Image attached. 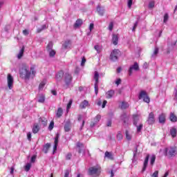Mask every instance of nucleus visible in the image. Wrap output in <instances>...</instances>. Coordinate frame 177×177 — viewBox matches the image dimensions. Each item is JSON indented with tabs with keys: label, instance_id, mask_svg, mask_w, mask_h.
Masks as SVG:
<instances>
[{
	"label": "nucleus",
	"instance_id": "obj_25",
	"mask_svg": "<svg viewBox=\"0 0 177 177\" xmlns=\"http://www.w3.org/2000/svg\"><path fill=\"white\" fill-rule=\"evenodd\" d=\"M159 122L160 124H164L165 122V114L162 113L160 116H159Z\"/></svg>",
	"mask_w": 177,
	"mask_h": 177
},
{
	"label": "nucleus",
	"instance_id": "obj_47",
	"mask_svg": "<svg viewBox=\"0 0 177 177\" xmlns=\"http://www.w3.org/2000/svg\"><path fill=\"white\" fill-rule=\"evenodd\" d=\"M71 157H73V155L70 153H68L66 156V160H71Z\"/></svg>",
	"mask_w": 177,
	"mask_h": 177
},
{
	"label": "nucleus",
	"instance_id": "obj_44",
	"mask_svg": "<svg viewBox=\"0 0 177 177\" xmlns=\"http://www.w3.org/2000/svg\"><path fill=\"white\" fill-rule=\"evenodd\" d=\"M156 161V156L153 155L151 158L150 164L151 165H153Z\"/></svg>",
	"mask_w": 177,
	"mask_h": 177
},
{
	"label": "nucleus",
	"instance_id": "obj_45",
	"mask_svg": "<svg viewBox=\"0 0 177 177\" xmlns=\"http://www.w3.org/2000/svg\"><path fill=\"white\" fill-rule=\"evenodd\" d=\"M70 174H71V170L67 169L65 171V175L64 177H68L70 176Z\"/></svg>",
	"mask_w": 177,
	"mask_h": 177
},
{
	"label": "nucleus",
	"instance_id": "obj_5",
	"mask_svg": "<svg viewBox=\"0 0 177 177\" xmlns=\"http://www.w3.org/2000/svg\"><path fill=\"white\" fill-rule=\"evenodd\" d=\"M120 118L123 122L124 127H129V125H131V120H129V116H128L127 113L122 114Z\"/></svg>",
	"mask_w": 177,
	"mask_h": 177
},
{
	"label": "nucleus",
	"instance_id": "obj_20",
	"mask_svg": "<svg viewBox=\"0 0 177 177\" xmlns=\"http://www.w3.org/2000/svg\"><path fill=\"white\" fill-rule=\"evenodd\" d=\"M70 45H71V41L70 40H67L63 44L62 48L63 49H68V48H70Z\"/></svg>",
	"mask_w": 177,
	"mask_h": 177
},
{
	"label": "nucleus",
	"instance_id": "obj_28",
	"mask_svg": "<svg viewBox=\"0 0 177 177\" xmlns=\"http://www.w3.org/2000/svg\"><path fill=\"white\" fill-rule=\"evenodd\" d=\"M39 131V126L37 124H35L32 128L33 133H37Z\"/></svg>",
	"mask_w": 177,
	"mask_h": 177
},
{
	"label": "nucleus",
	"instance_id": "obj_13",
	"mask_svg": "<svg viewBox=\"0 0 177 177\" xmlns=\"http://www.w3.org/2000/svg\"><path fill=\"white\" fill-rule=\"evenodd\" d=\"M59 138H60V135L59 133H57L55 138L53 153H55V151L57 150V145H59Z\"/></svg>",
	"mask_w": 177,
	"mask_h": 177
},
{
	"label": "nucleus",
	"instance_id": "obj_52",
	"mask_svg": "<svg viewBox=\"0 0 177 177\" xmlns=\"http://www.w3.org/2000/svg\"><path fill=\"white\" fill-rule=\"evenodd\" d=\"M77 147H79V148L84 147V144H82L81 142H77Z\"/></svg>",
	"mask_w": 177,
	"mask_h": 177
},
{
	"label": "nucleus",
	"instance_id": "obj_4",
	"mask_svg": "<svg viewBox=\"0 0 177 177\" xmlns=\"http://www.w3.org/2000/svg\"><path fill=\"white\" fill-rule=\"evenodd\" d=\"M93 79L95 81V85H94L95 93V95H97V93H99V72L97 71L94 72Z\"/></svg>",
	"mask_w": 177,
	"mask_h": 177
},
{
	"label": "nucleus",
	"instance_id": "obj_24",
	"mask_svg": "<svg viewBox=\"0 0 177 177\" xmlns=\"http://www.w3.org/2000/svg\"><path fill=\"white\" fill-rule=\"evenodd\" d=\"M40 124L43 125V127H46V124H48V120L45 118H41L39 120Z\"/></svg>",
	"mask_w": 177,
	"mask_h": 177
},
{
	"label": "nucleus",
	"instance_id": "obj_7",
	"mask_svg": "<svg viewBox=\"0 0 177 177\" xmlns=\"http://www.w3.org/2000/svg\"><path fill=\"white\" fill-rule=\"evenodd\" d=\"M120 55H121L120 50L118 49L113 50L110 55L111 60H112L113 62H115V60L118 59V56H120Z\"/></svg>",
	"mask_w": 177,
	"mask_h": 177
},
{
	"label": "nucleus",
	"instance_id": "obj_17",
	"mask_svg": "<svg viewBox=\"0 0 177 177\" xmlns=\"http://www.w3.org/2000/svg\"><path fill=\"white\" fill-rule=\"evenodd\" d=\"M89 106V102L86 100H84L82 102H81L80 107V109H86Z\"/></svg>",
	"mask_w": 177,
	"mask_h": 177
},
{
	"label": "nucleus",
	"instance_id": "obj_35",
	"mask_svg": "<svg viewBox=\"0 0 177 177\" xmlns=\"http://www.w3.org/2000/svg\"><path fill=\"white\" fill-rule=\"evenodd\" d=\"M94 49H95V50L98 53H100V52H102V46H99V45H95L94 46Z\"/></svg>",
	"mask_w": 177,
	"mask_h": 177
},
{
	"label": "nucleus",
	"instance_id": "obj_41",
	"mask_svg": "<svg viewBox=\"0 0 177 177\" xmlns=\"http://www.w3.org/2000/svg\"><path fill=\"white\" fill-rule=\"evenodd\" d=\"M30 168H31V163H27L26 165L25 166V171H26V172H28Z\"/></svg>",
	"mask_w": 177,
	"mask_h": 177
},
{
	"label": "nucleus",
	"instance_id": "obj_40",
	"mask_svg": "<svg viewBox=\"0 0 177 177\" xmlns=\"http://www.w3.org/2000/svg\"><path fill=\"white\" fill-rule=\"evenodd\" d=\"M102 118V116H100V115H97L95 118H94V122L95 124H97V122H99V121H100V119Z\"/></svg>",
	"mask_w": 177,
	"mask_h": 177
},
{
	"label": "nucleus",
	"instance_id": "obj_11",
	"mask_svg": "<svg viewBox=\"0 0 177 177\" xmlns=\"http://www.w3.org/2000/svg\"><path fill=\"white\" fill-rule=\"evenodd\" d=\"M133 70L135 71H138V70H139V65L136 62H135L133 66H130V68L129 69V76L132 75V73H133Z\"/></svg>",
	"mask_w": 177,
	"mask_h": 177
},
{
	"label": "nucleus",
	"instance_id": "obj_53",
	"mask_svg": "<svg viewBox=\"0 0 177 177\" xmlns=\"http://www.w3.org/2000/svg\"><path fill=\"white\" fill-rule=\"evenodd\" d=\"M128 6L129 8H131L132 7V0L128 1Z\"/></svg>",
	"mask_w": 177,
	"mask_h": 177
},
{
	"label": "nucleus",
	"instance_id": "obj_38",
	"mask_svg": "<svg viewBox=\"0 0 177 177\" xmlns=\"http://www.w3.org/2000/svg\"><path fill=\"white\" fill-rule=\"evenodd\" d=\"M39 103H44L45 102V96L41 95L38 100Z\"/></svg>",
	"mask_w": 177,
	"mask_h": 177
},
{
	"label": "nucleus",
	"instance_id": "obj_61",
	"mask_svg": "<svg viewBox=\"0 0 177 177\" xmlns=\"http://www.w3.org/2000/svg\"><path fill=\"white\" fill-rule=\"evenodd\" d=\"M13 172H15V167H12L10 168V174L13 175Z\"/></svg>",
	"mask_w": 177,
	"mask_h": 177
},
{
	"label": "nucleus",
	"instance_id": "obj_10",
	"mask_svg": "<svg viewBox=\"0 0 177 177\" xmlns=\"http://www.w3.org/2000/svg\"><path fill=\"white\" fill-rule=\"evenodd\" d=\"M166 156L169 154V156H175L176 154V148L175 147H169L165 149Z\"/></svg>",
	"mask_w": 177,
	"mask_h": 177
},
{
	"label": "nucleus",
	"instance_id": "obj_32",
	"mask_svg": "<svg viewBox=\"0 0 177 177\" xmlns=\"http://www.w3.org/2000/svg\"><path fill=\"white\" fill-rule=\"evenodd\" d=\"M53 48V43L52 41L48 42L46 49H47V52H48L49 50H52Z\"/></svg>",
	"mask_w": 177,
	"mask_h": 177
},
{
	"label": "nucleus",
	"instance_id": "obj_6",
	"mask_svg": "<svg viewBox=\"0 0 177 177\" xmlns=\"http://www.w3.org/2000/svg\"><path fill=\"white\" fill-rule=\"evenodd\" d=\"M138 99L140 100L141 99H143V102L145 103H150V97H149V95H147V93L146 91H142L140 93Z\"/></svg>",
	"mask_w": 177,
	"mask_h": 177
},
{
	"label": "nucleus",
	"instance_id": "obj_31",
	"mask_svg": "<svg viewBox=\"0 0 177 177\" xmlns=\"http://www.w3.org/2000/svg\"><path fill=\"white\" fill-rule=\"evenodd\" d=\"M128 107H129V104H128V102H122V104H121V109L122 110H124L125 109H128Z\"/></svg>",
	"mask_w": 177,
	"mask_h": 177
},
{
	"label": "nucleus",
	"instance_id": "obj_36",
	"mask_svg": "<svg viewBox=\"0 0 177 177\" xmlns=\"http://www.w3.org/2000/svg\"><path fill=\"white\" fill-rule=\"evenodd\" d=\"M48 53H49L50 57H53V56L56 55V51H55V50H50L48 51Z\"/></svg>",
	"mask_w": 177,
	"mask_h": 177
},
{
	"label": "nucleus",
	"instance_id": "obj_18",
	"mask_svg": "<svg viewBox=\"0 0 177 177\" xmlns=\"http://www.w3.org/2000/svg\"><path fill=\"white\" fill-rule=\"evenodd\" d=\"M169 120H170V121H171V122H176L177 117L176 116L175 113H174L172 112L170 113Z\"/></svg>",
	"mask_w": 177,
	"mask_h": 177
},
{
	"label": "nucleus",
	"instance_id": "obj_9",
	"mask_svg": "<svg viewBox=\"0 0 177 177\" xmlns=\"http://www.w3.org/2000/svg\"><path fill=\"white\" fill-rule=\"evenodd\" d=\"M64 81L66 85L71 84V82L73 81V76H71L70 73H65L64 75Z\"/></svg>",
	"mask_w": 177,
	"mask_h": 177
},
{
	"label": "nucleus",
	"instance_id": "obj_49",
	"mask_svg": "<svg viewBox=\"0 0 177 177\" xmlns=\"http://www.w3.org/2000/svg\"><path fill=\"white\" fill-rule=\"evenodd\" d=\"M64 130H65V132H68L70 131V126L65 125L64 126Z\"/></svg>",
	"mask_w": 177,
	"mask_h": 177
},
{
	"label": "nucleus",
	"instance_id": "obj_58",
	"mask_svg": "<svg viewBox=\"0 0 177 177\" xmlns=\"http://www.w3.org/2000/svg\"><path fill=\"white\" fill-rule=\"evenodd\" d=\"M23 34H24V35H28L29 32L27 30H24Z\"/></svg>",
	"mask_w": 177,
	"mask_h": 177
},
{
	"label": "nucleus",
	"instance_id": "obj_63",
	"mask_svg": "<svg viewBox=\"0 0 177 177\" xmlns=\"http://www.w3.org/2000/svg\"><path fill=\"white\" fill-rule=\"evenodd\" d=\"M106 126L107 127H111V120H108V122L106 123Z\"/></svg>",
	"mask_w": 177,
	"mask_h": 177
},
{
	"label": "nucleus",
	"instance_id": "obj_15",
	"mask_svg": "<svg viewBox=\"0 0 177 177\" xmlns=\"http://www.w3.org/2000/svg\"><path fill=\"white\" fill-rule=\"evenodd\" d=\"M115 92L114 90H110L106 93V99H111L114 96Z\"/></svg>",
	"mask_w": 177,
	"mask_h": 177
},
{
	"label": "nucleus",
	"instance_id": "obj_64",
	"mask_svg": "<svg viewBox=\"0 0 177 177\" xmlns=\"http://www.w3.org/2000/svg\"><path fill=\"white\" fill-rule=\"evenodd\" d=\"M116 85H118L119 84H121V79H118L115 82Z\"/></svg>",
	"mask_w": 177,
	"mask_h": 177
},
{
	"label": "nucleus",
	"instance_id": "obj_60",
	"mask_svg": "<svg viewBox=\"0 0 177 177\" xmlns=\"http://www.w3.org/2000/svg\"><path fill=\"white\" fill-rule=\"evenodd\" d=\"M27 138H28V140H31V133H27Z\"/></svg>",
	"mask_w": 177,
	"mask_h": 177
},
{
	"label": "nucleus",
	"instance_id": "obj_33",
	"mask_svg": "<svg viewBox=\"0 0 177 177\" xmlns=\"http://www.w3.org/2000/svg\"><path fill=\"white\" fill-rule=\"evenodd\" d=\"M23 55H24V47H23V48L20 50L19 54L17 55L18 59H20L21 57H23Z\"/></svg>",
	"mask_w": 177,
	"mask_h": 177
},
{
	"label": "nucleus",
	"instance_id": "obj_26",
	"mask_svg": "<svg viewBox=\"0 0 177 177\" xmlns=\"http://www.w3.org/2000/svg\"><path fill=\"white\" fill-rule=\"evenodd\" d=\"M105 157L109 158V160H114V157L113 156V153L109 151L105 152Z\"/></svg>",
	"mask_w": 177,
	"mask_h": 177
},
{
	"label": "nucleus",
	"instance_id": "obj_51",
	"mask_svg": "<svg viewBox=\"0 0 177 177\" xmlns=\"http://www.w3.org/2000/svg\"><path fill=\"white\" fill-rule=\"evenodd\" d=\"M86 62V59L85 58H82L81 66H85Z\"/></svg>",
	"mask_w": 177,
	"mask_h": 177
},
{
	"label": "nucleus",
	"instance_id": "obj_29",
	"mask_svg": "<svg viewBox=\"0 0 177 177\" xmlns=\"http://www.w3.org/2000/svg\"><path fill=\"white\" fill-rule=\"evenodd\" d=\"M46 85V80H44L39 85V91H42L44 89V86Z\"/></svg>",
	"mask_w": 177,
	"mask_h": 177
},
{
	"label": "nucleus",
	"instance_id": "obj_30",
	"mask_svg": "<svg viewBox=\"0 0 177 177\" xmlns=\"http://www.w3.org/2000/svg\"><path fill=\"white\" fill-rule=\"evenodd\" d=\"M50 148V144L47 143L44 145L43 151L46 153H48Z\"/></svg>",
	"mask_w": 177,
	"mask_h": 177
},
{
	"label": "nucleus",
	"instance_id": "obj_59",
	"mask_svg": "<svg viewBox=\"0 0 177 177\" xmlns=\"http://www.w3.org/2000/svg\"><path fill=\"white\" fill-rule=\"evenodd\" d=\"M136 27H138V22H136L134 24L133 28V31H135L136 30Z\"/></svg>",
	"mask_w": 177,
	"mask_h": 177
},
{
	"label": "nucleus",
	"instance_id": "obj_43",
	"mask_svg": "<svg viewBox=\"0 0 177 177\" xmlns=\"http://www.w3.org/2000/svg\"><path fill=\"white\" fill-rule=\"evenodd\" d=\"M108 28L109 31H113V28H114V23L110 22Z\"/></svg>",
	"mask_w": 177,
	"mask_h": 177
},
{
	"label": "nucleus",
	"instance_id": "obj_22",
	"mask_svg": "<svg viewBox=\"0 0 177 177\" xmlns=\"http://www.w3.org/2000/svg\"><path fill=\"white\" fill-rule=\"evenodd\" d=\"M97 12L100 16H103L104 15V9L102 8L100 6L97 7Z\"/></svg>",
	"mask_w": 177,
	"mask_h": 177
},
{
	"label": "nucleus",
	"instance_id": "obj_54",
	"mask_svg": "<svg viewBox=\"0 0 177 177\" xmlns=\"http://www.w3.org/2000/svg\"><path fill=\"white\" fill-rule=\"evenodd\" d=\"M106 104H107V101L104 100L102 105V109H104V107H106Z\"/></svg>",
	"mask_w": 177,
	"mask_h": 177
},
{
	"label": "nucleus",
	"instance_id": "obj_50",
	"mask_svg": "<svg viewBox=\"0 0 177 177\" xmlns=\"http://www.w3.org/2000/svg\"><path fill=\"white\" fill-rule=\"evenodd\" d=\"M152 177H158V171H155L152 174Z\"/></svg>",
	"mask_w": 177,
	"mask_h": 177
},
{
	"label": "nucleus",
	"instance_id": "obj_55",
	"mask_svg": "<svg viewBox=\"0 0 177 177\" xmlns=\"http://www.w3.org/2000/svg\"><path fill=\"white\" fill-rule=\"evenodd\" d=\"M93 27H94V24H91L90 26H89V30L90 32L92 31V30H93Z\"/></svg>",
	"mask_w": 177,
	"mask_h": 177
},
{
	"label": "nucleus",
	"instance_id": "obj_23",
	"mask_svg": "<svg viewBox=\"0 0 177 177\" xmlns=\"http://www.w3.org/2000/svg\"><path fill=\"white\" fill-rule=\"evenodd\" d=\"M63 115V109L62 108H58L57 113H56V116L57 118H60Z\"/></svg>",
	"mask_w": 177,
	"mask_h": 177
},
{
	"label": "nucleus",
	"instance_id": "obj_14",
	"mask_svg": "<svg viewBox=\"0 0 177 177\" xmlns=\"http://www.w3.org/2000/svg\"><path fill=\"white\" fill-rule=\"evenodd\" d=\"M64 75V73L63 72V71H60L59 72H58L55 76V80L57 82H59V81H62V80H63Z\"/></svg>",
	"mask_w": 177,
	"mask_h": 177
},
{
	"label": "nucleus",
	"instance_id": "obj_46",
	"mask_svg": "<svg viewBox=\"0 0 177 177\" xmlns=\"http://www.w3.org/2000/svg\"><path fill=\"white\" fill-rule=\"evenodd\" d=\"M55 125V123L53 122H51L49 127H48V129H50V131H52V129H53V126Z\"/></svg>",
	"mask_w": 177,
	"mask_h": 177
},
{
	"label": "nucleus",
	"instance_id": "obj_21",
	"mask_svg": "<svg viewBox=\"0 0 177 177\" xmlns=\"http://www.w3.org/2000/svg\"><path fill=\"white\" fill-rule=\"evenodd\" d=\"M82 26V19H77L74 24L75 28H77V27H81Z\"/></svg>",
	"mask_w": 177,
	"mask_h": 177
},
{
	"label": "nucleus",
	"instance_id": "obj_39",
	"mask_svg": "<svg viewBox=\"0 0 177 177\" xmlns=\"http://www.w3.org/2000/svg\"><path fill=\"white\" fill-rule=\"evenodd\" d=\"M154 5H156V2H154V1H151L149 3L148 8L149 9H153V8H154Z\"/></svg>",
	"mask_w": 177,
	"mask_h": 177
},
{
	"label": "nucleus",
	"instance_id": "obj_16",
	"mask_svg": "<svg viewBox=\"0 0 177 177\" xmlns=\"http://www.w3.org/2000/svg\"><path fill=\"white\" fill-rule=\"evenodd\" d=\"M112 44H113V45L118 44V35H113Z\"/></svg>",
	"mask_w": 177,
	"mask_h": 177
},
{
	"label": "nucleus",
	"instance_id": "obj_2",
	"mask_svg": "<svg viewBox=\"0 0 177 177\" xmlns=\"http://www.w3.org/2000/svg\"><path fill=\"white\" fill-rule=\"evenodd\" d=\"M140 120V117L139 115H133V124L137 128V133H140L142 129H143V124L140 123L139 125H138V122H139Z\"/></svg>",
	"mask_w": 177,
	"mask_h": 177
},
{
	"label": "nucleus",
	"instance_id": "obj_8",
	"mask_svg": "<svg viewBox=\"0 0 177 177\" xmlns=\"http://www.w3.org/2000/svg\"><path fill=\"white\" fill-rule=\"evenodd\" d=\"M15 83V80L13 76L10 73H8L7 75V84L8 89H13V84Z\"/></svg>",
	"mask_w": 177,
	"mask_h": 177
},
{
	"label": "nucleus",
	"instance_id": "obj_34",
	"mask_svg": "<svg viewBox=\"0 0 177 177\" xmlns=\"http://www.w3.org/2000/svg\"><path fill=\"white\" fill-rule=\"evenodd\" d=\"M158 47H155V49L153 50V53L152 54V57H156L157 55H158Z\"/></svg>",
	"mask_w": 177,
	"mask_h": 177
},
{
	"label": "nucleus",
	"instance_id": "obj_57",
	"mask_svg": "<svg viewBox=\"0 0 177 177\" xmlns=\"http://www.w3.org/2000/svg\"><path fill=\"white\" fill-rule=\"evenodd\" d=\"M117 138L118 139H122V134H121V133H118L117 135Z\"/></svg>",
	"mask_w": 177,
	"mask_h": 177
},
{
	"label": "nucleus",
	"instance_id": "obj_37",
	"mask_svg": "<svg viewBox=\"0 0 177 177\" xmlns=\"http://www.w3.org/2000/svg\"><path fill=\"white\" fill-rule=\"evenodd\" d=\"M73 104V100H70L69 102L67 104L66 111L67 113H68V110L71 109V105Z\"/></svg>",
	"mask_w": 177,
	"mask_h": 177
},
{
	"label": "nucleus",
	"instance_id": "obj_42",
	"mask_svg": "<svg viewBox=\"0 0 177 177\" xmlns=\"http://www.w3.org/2000/svg\"><path fill=\"white\" fill-rule=\"evenodd\" d=\"M126 139H127V140H131V139H132V136L129 134L128 131H126Z\"/></svg>",
	"mask_w": 177,
	"mask_h": 177
},
{
	"label": "nucleus",
	"instance_id": "obj_12",
	"mask_svg": "<svg viewBox=\"0 0 177 177\" xmlns=\"http://www.w3.org/2000/svg\"><path fill=\"white\" fill-rule=\"evenodd\" d=\"M147 122L149 125H153V124H154V122H156V119H154V113L153 112H151L149 114Z\"/></svg>",
	"mask_w": 177,
	"mask_h": 177
},
{
	"label": "nucleus",
	"instance_id": "obj_48",
	"mask_svg": "<svg viewBox=\"0 0 177 177\" xmlns=\"http://www.w3.org/2000/svg\"><path fill=\"white\" fill-rule=\"evenodd\" d=\"M163 21L164 23H167V21H168V14L165 15Z\"/></svg>",
	"mask_w": 177,
	"mask_h": 177
},
{
	"label": "nucleus",
	"instance_id": "obj_1",
	"mask_svg": "<svg viewBox=\"0 0 177 177\" xmlns=\"http://www.w3.org/2000/svg\"><path fill=\"white\" fill-rule=\"evenodd\" d=\"M36 73L37 72H35V66H32L30 67V71L28 66H24L19 71L20 77L22 78V80H25L26 81H28V80H30L31 74L35 77Z\"/></svg>",
	"mask_w": 177,
	"mask_h": 177
},
{
	"label": "nucleus",
	"instance_id": "obj_56",
	"mask_svg": "<svg viewBox=\"0 0 177 177\" xmlns=\"http://www.w3.org/2000/svg\"><path fill=\"white\" fill-rule=\"evenodd\" d=\"M36 158H37V156H33L31 158V162H35Z\"/></svg>",
	"mask_w": 177,
	"mask_h": 177
},
{
	"label": "nucleus",
	"instance_id": "obj_62",
	"mask_svg": "<svg viewBox=\"0 0 177 177\" xmlns=\"http://www.w3.org/2000/svg\"><path fill=\"white\" fill-rule=\"evenodd\" d=\"M51 93H52L53 95H54V96H56V95H57V93L56 91H55V90H52V91H51Z\"/></svg>",
	"mask_w": 177,
	"mask_h": 177
},
{
	"label": "nucleus",
	"instance_id": "obj_19",
	"mask_svg": "<svg viewBox=\"0 0 177 177\" xmlns=\"http://www.w3.org/2000/svg\"><path fill=\"white\" fill-rule=\"evenodd\" d=\"M147 164H149V155L147 156L144 161V167L142 168V172H145L146 171V168H147Z\"/></svg>",
	"mask_w": 177,
	"mask_h": 177
},
{
	"label": "nucleus",
	"instance_id": "obj_3",
	"mask_svg": "<svg viewBox=\"0 0 177 177\" xmlns=\"http://www.w3.org/2000/svg\"><path fill=\"white\" fill-rule=\"evenodd\" d=\"M89 175H92L93 176H99L100 174V167L95 166L93 167H90L88 169Z\"/></svg>",
	"mask_w": 177,
	"mask_h": 177
},
{
	"label": "nucleus",
	"instance_id": "obj_27",
	"mask_svg": "<svg viewBox=\"0 0 177 177\" xmlns=\"http://www.w3.org/2000/svg\"><path fill=\"white\" fill-rule=\"evenodd\" d=\"M170 135L172 138H175L176 136V129L175 127H172L170 129Z\"/></svg>",
	"mask_w": 177,
	"mask_h": 177
}]
</instances>
